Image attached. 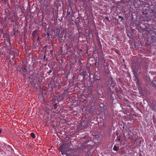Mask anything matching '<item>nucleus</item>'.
<instances>
[{
    "label": "nucleus",
    "instance_id": "nucleus-34",
    "mask_svg": "<svg viewBox=\"0 0 156 156\" xmlns=\"http://www.w3.org/2000/svg\"><path fill=\"white\" fill-rule=\"evenodd\" d=\"M155 111H156V110H154Z\"/></svg>",
    "mask_w": 156,
    "mask_h": 156
},
{
    "label": "nucleus",
    "instance_id": "nucleus-3",
    "mask_svg": "<svg viewBox=\"0 0 156 156\" xmlns=\"http://www.w3.org/2000/svg\"><path fill=\"white\" fill-rule=\"evenodd\" d=\"M61 152V154L62 155H64V154L67 155V156H71L74 153V151L73 150H71V152L69 153H66L65 152L63 151V150H62V151L59 150Z\"/></svg>",
    "mask_w": 156,
    "mask_h": 156
},
{
    "label": "nucleus",
    "instance_id": "nucleus-17",
    "mask_svg": "<svg viewBox=\"0 0 156 156\" xmlns=\"http://www.w3.org/2000/svg\"><path fill=\"white\" fill-rule=\"evenodd\" d=\"M30 135L32 137L34 138H35V134H34V133H30Z\"/></svg>",
    "mask_w": 156,
    "mask_h": 156
},
{
    "label": "nucleus",
    "instance_id": "nucleus-12",
    "mask_svg": "<svg viewBox=\"0 0 156 156\" xmlns=\"http://www.w3.org/2000/svg\"><path fill=\"white\" fill-rule=\"evenodd\" d=\"M16 16L15 15H14V16H13L12 17V20H11V21L12 22H15L16 20Z\"/></svg>",
    "mask_w": 156,
    "mask_h": 156
},
{
    "label": "nucleus",
    "instance_id": "nucleus-21",
    "mask_svg": "<svg viewBox=\"0 0 156 156\" xmlns=\"http://www.w3.org/2000/svg\"><path fill=\"white\" fill-rule=\"evenodd\" d=\"M127 136H127L126 137H128V138L130 139V140H132L133 137H132V136H129V134H128Z\"/></svg>",
    "mask_w": 156,
    "mask_h": 156
},
{
    "label": "nucleus",
    "instance_id": "nucleus-32",
    "mask_svg": "<svg viewBox=\"0 0 156 156\" xmlns=\"http://www.w3.org/2000/svg\"><path fill=\"white\" fill-rule=\"evenodd\" d=\"M45 7H48V4H47V5H45Z\"/></svg>",
    "mask_w": 156,
    "mask_h": 156
},
{
    "label": "nucleus",
    "instance_id": "nucleus-10",
    "mask_svg": "<svg viewBox=\"0 0 156 156\" xmlns=\"http://www.w3.org/2000/svg\"><path fill=\"white\" fill-rule=\"evenodd\" d=\"M94 81H100V76H96V75H95L94 77Z\"/></svg>",
    "mask_w": 156,
    "mask_h": 156
},
{
    "label": "nucleus",
    "instance_id": "nucleus-26",
    "mask_svg": "<svg viewBox=\"0 0 156 156\" xmlns=\"http://www.w3.org/2000/svg\"><path fill=\"white\" fill-rule=\"evenodd\" d=\"M119 17V19H121V21H122V20H123V17L122 16H118Z\"/></svg>",
    "mask_w": 156,
    "mask_h": 156
},
{
    "label": "nucleus",
    "instance_id": "nucleus-25",
    "mask_svg": "<svg viewBox=\"0 0 156 156\" xmlns=\"http://www.w3.org/2000/svg\"><path fill=\"white\" fill-rule=\"evenodd\" d=\"M52 72V70L50 69L49 70L48 72H47V73H48L49 75H50V73Z\"/></svg>",
    "mask_w": 156,
    "mask_h": 156
},
{
    "label": "nucleus",
    "instance_id": "nucleus-20",
    "mask_svg": "<svg viewBox=\"0 0 156 156\" xmlns=\"http://www.w3.org/2000/svg\"><path fill=\"white\" fill-rule=\"evenodd\" d=\"M88 90L89 91V93H91L92 92V89L91 87H89L88 89Z\"/></svg>",
    "mask_w": 156,
    "mask_h": 156
},
{
    "label": "nucleus",
    "instance_id": "nucleus-30",
    "mask_svg": "<svg viewBox=\"0 0 156 156\" xmlns=\"http://www.w3.org/2000/svg\"><path fill=\"white\" fill-rule=\"evenodd\" d=\"M2 132V129H0V133H1Z\"/></svg>",
    "mask_w": 156,
    "mask_h": 156
},
{
    "label": "nucleus",
    "instance_id": "nucleus-6",
    "mask_svg": "<svg viewBox=\"0 0 156 156\" xmlns=\"http://www.w3.org/2000/svg\"><path fill=\"white\" fill-rule=\"evenodd\" d=\"M69 149H67L66 148V147L65 146H61L59 148L60 150L62 151V150H63V151H64L65 152H66L67 153H70L69 152Z\"/></svg>",
    "mask_w": 156,
    "mask_h": 156
},
{
    "label": "nucleus",
    "instance_id": "nucleus-27",
    "mask_svg": "<svg viewBox=\"0 0 156 156\" xmlns=\"http://www.w3.org/2000/svg\"><path fill=\"white\" fill-rule=\"evenodd\" d=\"M70 41H71V43L73 44V42H74V39H70Z\"/></svg>",
    "mask_w": 156,
    "mask_h": 156
},
{
    "label": "nucleus",
    "instance_id": "nucleus-22",
    "mask_svg": "<svg viewBox=\"0 0 156 156\" xmlns=\"http://www.w3.org/2000/svg\"><path fill=\"white\" fill-rule=\"evenodd\" d=\"M36 32H37L36 31H34L32 33V35L34 37L35 36Z\"/></svg>",
    "mask_w": 156,
    "mask_h": 156
},
{
    "label": "nucleus",
    "instance_id": "nucleus-18",
    "mask_svg": "<svg viewBox=\"0 0 156 156\" xmlns=\"http://www.w3.org/2000/svg\"><path fill=\"white\" fill-rule=\"evenodd\" d=\"M136 83L137 86H139L140 84V82L139 80H138L136 82Z\"/></svg>",
    "mask_w": 156,
    "mask_h": 156
},
{
    "label": "nucleus",
    "instance_id": "nucleus-5",
    "mask_svg": "<svg viewBox=\"0 0 156 156\" xmlns=\"http://www.w3.org/2000/svg\"><path fill=\"white\" fill-rule=\"evenodd\" d=\"M27 66H25L23 67H21L20 68V69H19V72L22 74H23L27 71Z\"/></svg>",
    "mask_w": 156,
    "mask_h": 156
},
{
    "label": "nucleus",
    "instance_id": "nucleus-2",
    "mask_svg": "<svg viewBox=\"0 0 156 156\" xmlns=\"http://www.w3.org/2000/svg\"><path fill=\"white\" fill-rule=\"evenodd\" d=\"M132 71L135 75H138L140 73V70L138 69L135 66L133 67Z\"/></svg>",
    "mask_w": 156,
    "mask_h": 156
},
{
    "label": "nucleus",
    "instance_id": "nucleus-4",
    "mask_svg": "<svg viewBox=\"0 0 156 156\" xmlns=\"http://www.w3.org/2000/svg\"><path fill=\"white\" fill-rule=\"evenodd\" d=\"M102 68L104 72H107V70H108L107 64L105 62H104L102 66Z\"/></svg>",
    "mask_w": 156,
    "mask_h": 156
},
{
    "label": "nucleus",
    "instance_id": "nucleus-8",
    "mask_svg": "<svg viewBox=\"0 0 156 156\" xmlns=\"http://www.w3.org/2000/svg\"><path fill=\"white\" fill-rule=\"evenodd\" d=\"M99 61L100 62H101L102 63L105 62L104 57L103 55L101 56L99 59Z\"/></svg>",
    "mask_w": 156,
    "mask_h": 156
},
{
    "label": "nucleus",
    "instance_id": "nucleus-23",
    "mask_svg": "<svg viewBox=\"0 0 156 156\" xmlns=\"http://www.w3.org/2000/svg\"><path fill=\"white\" fill-rule=\"evenodd\" d=\"M98 45L101 48H102L101 45V44L100 41L98 43Z\"/></svg>",
    "mask_w": 156,
    "mask_h": 156
},
{
    "label": "nucleus",
    "instance_id": "nucleus-7",
    "mask_svg": "<svg viewBox=\"0 0 156 156\" xmlns=\"http://www.w3.org/2000/svg\"><path fill=\"white\" fill-rule=\"evenodd\" d=\"M110 78L108 79V85H109L112 83H113L114 82L113 80V78L111 77H110Z\"/></svg>",
    "mask_w": 156,
    "mask_h": 156
},
{
    "label": "nucleus",
    "instance_id": "nucleus-11",
    "mask_svg": "<svg viewBox=\"0 0 156 156\" xmlns=\"http://www.w3.org/2000/svg\"><path fill=\"white\" fill-rule=\"evenodd\" d=\"M9 18L8 16H5V22L6 23H8L9 22Z\"/></svg>",
    "mask_w": 156,
    "mask_h": 156
},
{
    "label": "nucleus",
    "instance_id": "nucleus-33",
    "mask_svg": "<svg viewBox=\"0 0 156 156\" xmlns=\"http://www.w3.org/2000/svg\"><path fill=\"white\" fill-rule=\"evenodd\" d=\"M45 58V56H44V59Z\"/></svg>",
    "mask_w": 156,
    "mask_h": 156
},
{
    "label": "nucleus",
    "instance_id": "nucleus-24",
    "mask_svg": "<svg viewBox=\"0 0 156 156\" xmlns=\"http://www.w3.org/2000/svg\"><path fill=\"white\" fill-rule=\"evenodd\" d=\"M96 82V83H97V84H99V83H100L101 82H102L101 81V80H100V81H95Z\"/></svg>",
    "mask_w": 156,
    "mask_h": 156
},
{
    "label": "nucleus",
    "instance_id": "nucleus-16",
    "mask_svg": "<svg viewBox=\"0 0 156 156\" xmlns=\"http://www.w3.org/2000/svg\"><path fill=\"white\" fill-rule=\"evenodd\" d=\"M134 77L135 78L133 79L134 81L136 82L138 80H139L138 77L137 76V75H134Z\"/></svg>",
    "mask_w": 156,
    "mask_h": 156
},
{
    "label": "nucleus",
    "instance_id": "nucleus-13",
    "mask_svg": "<svg viewBox=\"0 0 156 156\" xmlns=\"http://www.w3.org/2000/svg\"><path fill=\"white\" fill-rule=\"evenodd\" d=\"M58 105H57V103H55L52 106V108L53 109H55L57 108Z\"/></svg>",
    "mask_w": 156,
    "mask_h": 156
},
{
    "label": "nucleus",
    "instance_id": "nucleus-1",
    "mask_svg": "<svg viewBox=\"0 0 156 156\" xmlns=\"http://www.w3.org/2000/svg\"><path fill=\"white\" fill-rule=\"evenodd\" d=\"M116 84L115 82L112 83L109 85H108V90L109 94H111L113 93L112 90H113Z\"/></svg>",
    "mask_w": 156,
    "mask_h": 156
},
{
    "label": "nucleus",
    "instance_id": "nucleus-14",
    "mask_svg": "<svg viewBox=\"0 0 156 156\" xmlns=\"http://www.w3.org/2000/svg\"><path fill=\"white\" fill-rule=\"evenodd\" d=\"M113 150L114 151H117L119 150V147H117L116 145H115L113 147Z\"/></svg>",
    "mask_w": 156,
    "mask_h": 156
},
{
    "label": "nucleus",
    "instance_id": "nucleus-9",
    "mask_svg": "<svg viewBox=\"0 0 156 156\" xmlns=\"http://www.w3.org/2000/svg\"><path fill=\"white\" fill-rule=\"evenodd\" d=\"M97 88L99 89H101L103 87V85L102 82L100 83L99 84H97Z\"/></svg>",
    "mask_w": 156,
    "mask_h": 156
},
{
    "label": "nucleus",
    "instance_id": "nucleus-28",
    "mask_svg": "<svg viewBox=\"0 0 156 156\" xmlns=\"http://www.w3.org/2000/svg\"><path fill=\"white\" fill-rule=\"evenodd\" d=\"M47 36L48 37H49V31H48L47 32Z\"/></svg>",
    "mask_w": 156,
    "mask_h": 156
},
{
    "label": "nucleus",
    "instance_id": "nucleus-31",
    "mask_svg": "<svg viewBox=\"0 0 156 156\" xmlns=\"http://www.w3.org/2000/svg\"><path fill=\"white\" fill-rule=\"evenodd\" d=\"M120 138H119L117 139V140L118 141H120Z\"/></svg>",
    "mask_w": 156,
    "mask_h": 156
},
{
    "label": "nucleus",
    "instance_id": "nucleus-35",
    "mask_svg": "<svg viewBox=\"0 0 156 156\" xmlns=\"http://www.w3.org/2000/svg\"><path fill=\"white\" fill-rule=\"evenodd\" d=\"M116 135H118V134L117 133L116 134Z\"/></svg>",
    "mask_w": 156,
    "mask_h": 156
},
{
    "label": "nucleus",
    "instance_id": "nucleus-15",
    "mask_svg": "<svg viewBox=\"0 0 156 156\" xmlns=\"http://www.w3.org/2000/svg\"><path fill=\"white\" fill-rule=\"evenodd\" d=\"M68 37L70 39H73L74 38V36L73 34H71L69 35Z\"/></svg>",
    "mask_w": 156,
    "mask_h": 156
},
{
    "label": "nucleus",
    "instance_id": "nucleus-29",
    "mask_svg": "<svg viewBox=\"0 0 156 156\" xmlns=\"http://www.w3.org/2000/svg\"><path fill=\"white\" fill-rule=\"evenodd\" d=\"M105 19H106V20H108V17H105Z\"/></svg>",
    "mask_w": 156,
    "mask_h": 156
},
{
    "label": "nucleus",
    "instance_id": "nucleus-19",
    "mask_svg": "<svg viewBox=\"0 0 156 156\" xmlns=\"http://www.w3.org/2000/svg\"><path fill=\"white\" fill-rule=\"evenodd\" d=\"M56 100L55 98H52L50 99V101L55 102Z\"/></svg>",
    "mask_w": 156,
    "mask_h": 156
}]
</instances>
